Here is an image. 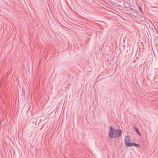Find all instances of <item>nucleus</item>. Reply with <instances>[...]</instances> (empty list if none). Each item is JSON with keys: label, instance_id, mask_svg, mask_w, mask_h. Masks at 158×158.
<instances>
[{"label": "nucleus", "instance_id": "2", "mask_svg": "<svg viewBox=\"0 0 158 158\" xmlns=\"http://www.w3.org/2000/svg\"><path fill=\"white\" fill-rule=\"evenodd\" d=\"M130 138L128 136L126 135L124 138V143L125 146L127 147H129V144H131Z\"/></svg>", "mask_w": 158, "mask_h": 158}, {"label": "nucleus", "instance_id": "5", "mask_svg": "<svg viewBox=\"0 0 158 158\" xmlns=\"http://www.w3.org/2000/svg\"><path fill=\"white\" fill-rule=\"evenodd\" d=\"M139 9L140 10V11L141 12H142V9H141V8L140 7L139 8Z\"/></svg>", "mask_w": 158, "mask_h": 158}, {"label": "nucleus", "instance_id": "3", "mask_svg": "<svg viewBox=\"0 0 158 158\" xmlns=\"http://www.w3.org/2000/svg\"><path fill=\"white\" fill-rule=\"evenodd\" d=\"M134 146L136 147H140V145L138 144L135 143H131V144H129V147Z\"/></svg>", "mask_w": 158, "mask_h": 158}, {"label": "nucleus", "instance_id": "4", "mask_svg": "<svg viewBox=\"0 0 158 158\" xmlns=\"http://www.w3.org/2000/svg\"><path fill=\"white\" fill-rule=\"evenodd\" d=\"M134 129L135 130V131L140 136L141 135V134H140V132H139V131H138V129H137V128L136 127H135Z\"/></svg>", "mask_w": 158, "mask_h": 158}, {"label": "nucleus", "instance_id": "1", "mask_svg": "<svg viewBox=\"0 0 158 158\" xmlns=\"http://www.w3.org/2000/svg\"><path fill=\"white\" fill-rule=\"evenodd\" d=\"M122 131L120 129L114 130L112 126L110 127L109 136L111 138H116L121 136Z\"/></svg>", "mask_w": 158, "mask_h": 158}]
</instances>
